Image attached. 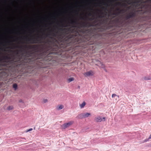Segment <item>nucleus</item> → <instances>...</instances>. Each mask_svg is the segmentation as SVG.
Wrapping results in <instances>:
<instances>
[{
	"label": "nucleus",
	"mask_w": 151,
	"mask_h": 151,
	"mask_svg": "<svg viewBox=\"0 0 151 151\" xmlns=\"http://www.w3.org/2000/svg\"><path fill=\"white\" fill-rule=\"evenodd\" d=\"M94 120L96 122H101L102 121H105V118L103 117L102 118L101 116H99L95 117Z\"/></svg>",
	"instance_id": "obj_1"
},
{
	"label": "nucleus",
	"mask_w": 151,
	"mask_h": 151,
	"mask_svg": "<svg viewBox=\"0 0 151 151\" xmlns=\"http://www.w3.org/2000/svg\"><path fill=\"white\" fill-rule=\"evenodd\" d=\"M91 116V114L89 113H82L80 114V116L81 118H84L90 116Z\"/></svg>",
	"instance_id": "obj_2"
},
{
	"label": "nucleus",
	"mask_w": 151,
	"mask_h": 151,
	"mask_svg": "<svg viewBox=\"0 0 151 151\" xmlns=\"http://www.w3.org/2000/svg\"><path fill=\"white\" fill-rule=\"evenodd\" d=\"M73 124V122H70L68 123L64 124L62 126V128L63 129H65L66 128L70 126Z\"/></svg>",
	"instance_id": "obj_3"
},
{
	"label": "nucleus",
	"mask_w": 151,
	"mask_h": 151,
	"mask_svg": "<svg viewBox=\"0 0 151 151\" xmlns=\"http://www.w3.org/2000/svg\"><path fill=\"white\" fill-rule=\"evenodd\" d=\"M93 73L91 71H90L86 73L84 75L86 76H89L93 75Z\"/></svg>",
	"instance_id": "obj_4"
},
{
	"label": "nucleus",
	"mask_w": 151,
	"mask_h": 151,
	"mask_svg": "<svg viewBox=\"0 0 151 151\" xmlns=\"http://www.w3.org/2000/svg\"><path fill=\"white\" fill-rule=\"evenodd\" d=\"M96 65L98 66H99L101 67H103V64L100 61L97 60L96 61Z\"/></svg>",
	"instance_id": "obj_5"
},
{
	"label": "nucleus",
	"mask_w": 151,
	"mask_h": 151,
	"mask_svg": "<svg viewBox=\"0 0 151 151\" xmlns=\"http://www.w3.org/2000/svg\"><path fill=\"white\" fill-rule=\"evenodd\" d=\"M64 107V106L63 105L60 104L58 106L56 107V109L58 110H60L63 109Z\"/></svg>",
	"instance_id": "obj_6"
},
{
	"label": "nucleus",
	"mask_w": 151,
	"mask_h": 151,
	"mask_svg": "<svg viewBox=\"0 0 151 151\" xmlns=\"http://www.w3.org/2000/svg\"><path fill=\"white\" fill-rule=\"evenodd\" d=\"M112 97L114 98L115 100H116L119 98V96L115 94H113L112 95Z\"/></svg>",
	"instance_id": "obj_7"
},
{
	"label": "nucleus",
	"mask_w": 151,
	"mask_h": 151,
	"mask_svg": "<svg viewBox=\"0 0 151 151\" xmlns=\"http://www.w3.org/2000/svg\"><path fill=\"white\" fill-rule=\"evenodd\" d=\"M86 103L85 101H83L81 104L79 105L80 108L81 109H82L86 105Z\"/></svg>",
	"instance_id": "obj_8"
},
{
	"label": "nucleus",
	"mask_w": 151,
	"mask_h": 151,
	"mask_svg": "<svg viewBox=\"0 0 151 151\" xmlns=\"http://www.w3.org/2000/svg\"><path fill=\"white\" fill-rule=\"evenodd\" d=\"M143 79L145 80H151V77L149 76H144Z\"/></svg>",
	"instance_id": "obj_9"
},
{
	"label": "nucleus",
	"mask_w": 151,
	"mask_h": 151,
	"mask_svg": "<svg viewBox=\"0 0 151 151\" xmlns=\"http://www.w3.org/2000/svg\"><path fill=\"white\" fill-rule=\"evenodd\" d=\"M48 100L46 99H43L42 100V102L43 104H45L48 102Z\"/></svg>",
	"instance_id": "obj_10"
},
{
	"label": "nucleus",
	"mask_w": 151,
	"mask_h": 151,
	"mask_svg": "<svg viewBox=\"0 0 151 151\" xmlns=\"http://www.w3.org/2000/svg\"><path fill=\"white\" fill-rule=\"evenodd\" d=\"M74 80V78H70L68 79V82H70L72 81H73Z\"/></svg>",
	"instance_id": "obj_11"
},
{
	"label": "nucleus",
	"mask_w": 151,
	"mask_h": 151,
	"mask_svg": "<svg viewBox=\"0 0 151 151\" xmlns=\"http://www.w3.org/2000/svg\"><path fill=\"white\" fill-rule=\"evenodd\" d=\"M13 107L12 106H9L7 109L8 110H12L13 109Z\"/></svg>",
	"instance_id": "obj_12"
},
{
	"label": "nucleus",
	"mask_w": 151,
	"mask_h": 151,
	"mask_svg": "<svg viewBox=\"0 0 151 151\" xmlns=\"http://www.w3.org/2000/svg\"><path fill=\"white\" fill-rule=\"evenodd\" d=\"M17 85L16 84H14L13 85V87L15 89V90H16L17 88Z\"/></svg>",
	"instance_id": "obj_13"
},
{
	"label": "nucleus",
	"mask_w": 151,
	"mask_h": 151,
	"mask_svg": "<svg viewBox=\"0 0 151 151\" xmlns=\"http://www.w3.org/2000/svg\"><path fill=\"white\" fill-rule=\"evenodd\" d=\"M32 128H30L27 130L26 131V132H29V131H31L32 130Z\"/></svg>",
	"instance_id": "obj_14"
},
{
	"label": "nucleus",
	"mask_w": 151,
	"mask_h": 151,
	"mask_svg": "<svg viewBox=\"0 0 151 151\" xmlns=\"http://www.w3.org/2000/svg\"><path fill=\"white\" fill-rule=\"evenodd\" d=\"M149 139H151V134L150 135V136L148 138Z\"/></svg>",
	"instance_id": "obj_15"
},
{
	"label": "nucleus",
	"mask_w": 151,
	"mask_h": 151,
	"mask_svg": "<svg viewBox=\"0 0 151 151\" xmlns=\"http://www.w3.org/2000/svg\"><path fill=\"white\" fill-rule=\"evenodd\" d=\"M77 88L78 89H79L80 88V86H78Z\"/></svg>",
	"instance_id": "obj_16"
},
{
	"label": "nucleus",
	"mask_w": 151,
	"mask_h": 151,
	"mask_svg": "<svg viewBox=\"0 0 151 151\" xmlns=\"http://www.w3.org/2000/svg\"><path fill=\"white\" fill-rule=\"evenodd\" d=\"M21 102V101H19V102Z\"/></svg>",
	"instance_id": "obj_17"
},
{
	"label": "nucleus",
	"mask_w": 151,
	"mask_h": 151,
	"mask_svg": "<svg viewBox=\"0 0 151 151\" xmlns=\"http://www.w3.org/2000/svg\"><path fill=\"white\" fill-rule=\"evenodd\" d=\"M150 123L151 124V122H150Z\"/></svg>",
	"instance_id": "obj_18"
}]
</instances>
